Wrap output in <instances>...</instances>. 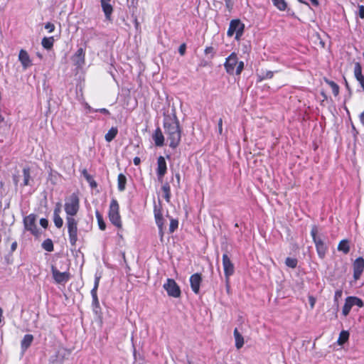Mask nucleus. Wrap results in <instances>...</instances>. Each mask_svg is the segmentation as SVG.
<instances>
[{
  "mask_svg": "<svg viewBox=\"0 0 364 364\" xmlns=\"http://www.w3.org/2000/svg\"><path fill=\"white\" fill-rule=\"evenodd\" d=\"M118 129L117 127H112L109 129L107 133L105 136V139L107 142L112 141L117 135Z\"/></svg>",
  "mask_w": 364,
  "mask_h": 364,
  "instance_id": "obj_28",
  "label": "nucleus"
},
{
  "mask_svg": "<svg viewBox=\"0 0 364 364\" xmlns=\"http://www.w3.org/2000/svg\"><path fill=\"white\" fill-rule=\"evenodd\" d=\"M66 226L69 242L72 247H75L78 240V220L74 217L66 216Z\"/></svg>",
  "mask_w": 364,
  "mask_h": 364,
  "instance_id": "obj_3",
  "label": "nucleus"
},
{
  "mask_svg": "<svg viewBox=\"0 0 364 364\" xmlns=\"http://www.w3.org/2000/svg\"><path fill=\"white\" fill-rule=\"evenodd\" d=\"M154 215L155 220L162 218L163 217V210L161 205H154Z\"/></svg>",
  "mask_w": 364,
  "mask_h": 364,
  "instance_id": "obj_37",
  "label": "nucleus"
},
{
  "mask_svg": "<svg viewBox=\"0 0 364 364\" xmlns=\"http://www.w3.org/2000/svg\"><path fill=\"white\" fill-rule=\"evenodd\" d=\"M163 127L169 141V146L176 149L181 142L182 129L174 107L171 111L164 112Z\"/></svg>",
  "mask_w": 364,
  "mask_h": 364,
  "instance_id": "obj_1",
  "label": "nucleus"
},
{
  "mask_svg": "<svg viewBox=\"0 0 364 364\" xmlns=\"http://www.w3.org/2000/svg\"><path fill=\"white\" fill-rule=\"evenodd\" d=\"M324 82L331 87L334 96H338L339 94V86L333 81L328 80L326 77L323 78Z\"/></svg>",
  "mask_w": 364,
  "mask_h": 364,
  "instance_id": "obj_27",
  "label": "nucleus"
},
{
  "mask_svg": "<svg viewBox=\"0 0 364 364\" xmlns=\"http://www.w3.org/2000/svg\"><path fill=\"white\" fill-rule=\"evenodd\" d=\"M245 31V24L240 19H232L230 22L227 31L228 37H232L235 33V40L240 41Z\"/></svg>",
  "mask_w": 364,
  "mask_h": 364,
  "instance_id": "obj_7",
  "label": "nucleus"
},
{
  "mask_svg": "<svg viewBox=\"0 0 364 364\" xmlns=\"http://www.w3.org/2000/svg\"><path fill=\"white\" fill-rule=\"evenodd\" d=\"M358 16L360 18H364V6L359 5L358 6Z\"/></svg>",
  "mask_w": 364,
  "mask_h": 364,
  "instance_id": "obj_46",
  "label": "nucleus"
},
{
  "mask_svg": "<svg viewBox=\"0 0 364 364\" xmlns=\"http://www.w3.org/2000/svg\"><path fill=\"white\" fill-rule=\"evenodd\" d=\"M133 162L135 166H139L141 164V159L139 157L136 156L134 158Z\"/></svg>",
  "mask_w": 364,
  "mask_h": 364,
  "instance_id": "obj_54",
  "label": "nucleus"
},
{
  "mask_svg": "<svg viewBox=\"0 0 364 364\" xmlns=\"http://www.w3.org/2000/svg\"><path fill=\"white\" fill-rule=\"evenodd\" d=\"M359 119H360V123L363 125H364V111L360 113V114L359 116Z\"/></svg>",
  "mask_w": 364,
  "mask_h": 364,
  "instance_id": "obj_55",
  "label": "nucleus"
},
{
  "mask_svg": "<svg viewBox=\"0 0 364 364\" xmlns=\"http://www.w3.org/2000/svg\"><path fill=\"white\" fill-rule=\"evenodd\" d=\"M36 216L31 213L23 218V224L25 229L30 231L32 235L38 236L39 235V230L36 225Z\"/></svg>",
  "mask_w": 364,
  "mask_h": 364,
  "instance_id": "obj_9",
  "label": "nucleus"
},
{
  "mask_svg": "<svg viewBox=\"0 0 364 364\" xmlns=\"http://www.w3.org/2000/svg\"><path fill=\"white\" fill-rule=\"evenodd\" d=\"M223 266L224 274L227 284L229 283L230 277L233 275L235 272V267L230 257L227 254L223 255Z\"/></svg>",
  "mask_w": 364,
  "mask_h": 364,
  "instance_id": "obj_10",
  "label": "nucleus"
},
{
  "mask_svg": "<svg viewBox=\"0 0 364 364\" xmlns=\"http://www.w3.org/2000/svg\"><path fill=\"white\" fill-rule=\"evenodd\" d=\"M88 109L91 112H100L102 114H107V115H109L110 114L109 111L107 109H106V108H100V109H91L90 107H89Z\"/></svg>",
  "mask_w": 364,
  "mask_h": 364,
  "instance_id": "obj_42",
  "label": "nucleus"
},
{
  "mask_svg": "<svg viewBox=\"0 0 364 364\" xmlns=\"http://www.w3.org/2000/svg\"><path fill=\"white\" fill-rule=\"evenodd\" d=\"M131 6H133L134 9H136L137 0H131Z\"/></svg>",
  "mask_w": 364,
  "mask_h": 364,
  "instance_id": "obj_57",
  "label": "nucleus"
},
{
  "mask_svg": "<svg viewBox=\"0 0 364 364\" xmlns=\"http://www.w3.org/2000/svg\"><path fill=\"white\" fill-rule=\"evenodd\" d=\"M153 139L156 146H162L164 144V136L159 127L156 128L153 134Z\"/></svg>",
  "mask_w": 364,
  "mask_h": 364,
  "instance_id": "obj_20",
  "label": "nucleus"
},
{
  "mask_svg": "<svg viewBox=\"0 0 364 364\" xmlns=\"http://www.w3.org/2000/svg\"><path fill=\"white\" fill-rule=\"evenodd\" d=\"M18 60L21 62L24 69H26L32 65V61L28 52L26 50H20L18 54Z\"/></svg>",
  "mask_w": 364,
  "mask_h": 364,
  "instance_id": "obj_16",
  "label": "nucleus"
},
{
  "mask_svg": "<svg viewBox=\"0 0 364 364\" xmlns=\"http://www.w3.org/2000/svg\"><path fill=\"white\" fill-rule=\"evenodd\" d=\"M353 278L355 280H358L360 278L364 271V259L362 257H359L353 263Z\"/></svg>",
  "mask_w": 364,
  "mask_h": 364,
  "instance_id": "obj_13",
  "label": "nucleus"
},
{
  "mask_svg": "<svg viewBox=\"0 0 364 364\" xmlns=\"http://www.w3.org/2000/svg\"><path fill=\"white\" fill-rule=\"evenodd\" d=\"M51 272L53 277L57 284L65 283L70 278V274L68 272H61L53 265L51 267Z\"/></svg>",
  "mask_w": 364,
  "mask_h": 364,
  "instance_id": "obj_11",
  "label": "nucleus"
},
{
  "mask_svg": "<svg viewBox=\"0 0 364 364\" xmlns=\"http://www.w3.org/2000/svg\"><path fill=\"white\" fill-rule=\"evenodd\" d=\"M274 76V72L272 71H267L262 76H259V81H262L265 79H272Z\"/></svg>",
  "mask_w": 364,
  "mask_h": 364,
  "instance_id": "obj_41",
  "label": "nucleus"
},
{
  "mask_svg": "<svg viewBox=\"0 0 364 364\" xmlns=\"http://www.w3.org/2000/svg\"><path fill=\"white\" fill-rule=\"evenodd\" d=\"M33 341V336L31 334H26L23 336L21 342V348L23 351H26L31 345Z\"/></svg>",
  "mask_w": 364,
  "mask_h": 364,
  "instance_id": "obj_21",
  "label": "nucleus"
},
{
  "mask_svg": "<svg viewBox=\"0 0 364 364\" xmlns=\"http://www.w3.org/2000/svg\"><path fill=\"white\" fill-rule=\"evenodd\" d=\"M111 0H100L101 6L105 16L107 20H111V16L113 12V7L109 4Z\"/></svg>",
  "mask_w": 364,
  "mask_h": 364,
  "instance_id": "obj_18",
  "label": "nucleus"
},
{
  "mask_svg": "<svg viewBox=\"0 0 364 364\" xmlns=\"http://www.w3.org/2000/svg\"><path fill=\"white\" fill-rule=\"evenodd\" d=\"M170 219L168 232L170 234L173 233L178 228V220L167 216Z\"/></svg>",
  "mask_w": 364,
  "mask_h": 364,
  "instance_id": "obj_33",
  "label": "nucleus"
},
{
  "mask_svg": "<svg viewBox=\"0 0 364 364\" xmlns=\"http://www.w3.org/2000/svg\"><path fill=\"white\" fill-rule=\"evenodd\" d=\"M233 334L235 340V347L237 349H240L244 345L243 336L238 331L237 328H235Z\"/></svg>",
  "mask_w": 364,
  "mask_h": 364,
  "instance_id": "obj_25",
  "label": "nucleus"
},
{
  "mask_svg": "<svg viewBox=\"0 0 364 364\" xmlns=\"http://www.w3.org/2000/svg\"><path fill=\"white\" fill-rule=\"evenodd\" d=\"M162 192L164 193V198L167 203L171 202V186L168 182H166L163 184L161 187Z\"/></svg>",
  "mask_w": 364,
  "mask_h": 364,
  "instance_id": "obj_23",
  "label": "nucleus"
},
{
  "mask_svg": "<svg viewBox=\"0 0 364 364\" xmlns=\"http://www.w3.org/2000/svg\"><path fill=\"white\" fill-rule=\"evenodd\" d=\"M53 222L58 228H61L63 225V220L60 215H53Z\"/></svg>",
  "mask_w": 364,
  "mask_h": 364,
  "instance_id": "obj_40",
  "label": "nucleus"
},
{
  "mask_svg": "<svg viewBox=\"0 0 364 364\" xmlns=\"http://www.w3.org/2000/svg\"><path fill=\"white\" fill-rule=\"evenodd\" d=\"M61 212V203H58L54 208L53 215H60Z\"/></svg>",
  "mask_w": 364,
  "mask_h": 364,
  "instance_id": "obj_44",
  "label": "nucleus"
},
{
  "mask_svg": "<svg viewBox=\"0 0 364 364\" xmlns=\"http://www.w3.org/2000/svg\"><path fill=\"white\" fill-rule=\"evenodd\" d=\"M95 216H96V218H97V220L99 228L101 230H105L106 229V223L104 221V219H103V217H102V214L98 210H96L95 211Z\"/></svg>",
  "mask_w": 364,
  "mask_h": 364,
  "instance_id": "obj_34",
  "label": "nucleus"
},
{
  "mask_svg": "<svg viewBox=\"0 0 364 364\" xmlns=\"http://www.w3.org/2000/svg\"><path fill=\"white\" fill-rule=\"evenodd\" d=\"M342 294V291L341 290H337L336 292H335V297L336 298H338L339 296H341Z\"/></svg>",
  "mask_w": 364,
  "mask_h": 364,
  "instance_id": "obj_59",
  "label": "nucleus"
},
{
  "mask_svg": "<svg viewBox=\"0 0 364 364\" xmlns=\"http://www.w3.org/2000/svg\"><path fill=\"white\" fill-rule=\"evenodd\" d=\"M349 298L352 301L353 306H357L360 308L363 307L364 303L361 299L356 296H349Z\"/></svg>",
  "mask_w": 364,
  "mask_h": 364,
  "instance_id": "obj_39",
  "label": "nucleus"
},
{
  "mask_svg": "<svg viewBox=\"0 0 364 364\" xmlns=\"http://www.w3.org/2000/svg\"><path fill=\"white\" fill-rule=\"evenodd\" d=\"M23 186H26L29 185V181L31 179V168L29 167H25L23 169Z\"/></svg>",
  "mask_w": 364,
  "mask_h": 364,
  "instance_id": "obj_32",
  "label": "nucleus"
},
{
  "mask_svg": "<svg viewBox=\"0 0 364 364\" xmlns=\"http://www.w3.org/2000/svg\"><path fill=\"white\" fill-rule=\"evenodd\" d=\"M127 178L123 173H119L117 176V188L120 192L126 189Z\"/></svg>",
  "mask_w": 364,
  "mask_h": 364,
  "instance_id": "obj_24",
  "label": "nucleus"
},
{
  "mask_svg": "<svg viewBox=\"0 0 364 364\" xmlns=\"http://www.w3.org/2000/svg\"><path fill=\"white\" fill-rule=\"evenodd\" d=\"M311 3V4L316 7L319 6V1L318 0H309Z\"/></svg>",
  "mask_w": 364,
  "mask_h": 364,
  "instance_id": "obj_56",
  "label": "nucleus"
},
{
  "mask_svg": "<svg viewBox=\"0 0 364 364\" xmlns=\"http://www.w3.org/2000/svg\"><path fill=\"white\" fill-rule=\"evenodd\" d=\"M14 183H15L16 185H17V184H18V177H17V176H14Z\"/></svg>",
  "mask_w": 364,
  "mask_h": 364,
  "instance_id": "obj_61",
  "label": "nucleus"
},
{
  "mask_svg": "<svg viewBox=\"0 0 364 364\" xmlns=\"http://www.w3.org/2000/svg\"><path fill=\"white\" fill-rule=\"evenodd\" d=\"M158 229H159V235L160 236V240H161V241H162L164 235V227L158 228Z\"/></svg>",
  "mask_w": 364,
  "mask_h": 364,
  "instance_id": "obj_52",
  "label": "nucleus"
},
{
  "mask_svg": "<svg viewBox=\"0 0 364 364\" xmlns=\"http://www.w3.org/2000/svg\"><path fill=\"white\" fill-rule=\"evenodd\" d=\"M164 288L168 296L174 298L180 297L181 289L173 279H167L166 282L164 284Z\"/></svg>",
  "mask_w": 364,
  "mask_h": 364,
  "instance_id": "obj_8",
  "label": "nucleus"
},
{
  "mask_svg": "<svg viewBox=\"0 0 364 364\" xmlns=\"http://www.w3.org/2000/svg\"><path fill=\"white\" fill-rule=\"evenodd\" d=\"M42 247L48 251V252H52L54 250V246L52 240L50 239H46L42 243Z\"/></svg>",
  "mask_w": 364,
  "mask_h": 364,
  "instance_id": "obj_36",
  "label": "nucleus"
},
{
  "mask_svg": "<svg viewBox=\"0 0 364 364\" xmlns=\"http://www.w3.org/2000/svg\"><path fill=\"white\" fill-rule=\"evenodd\" d=\"M155 222L158 228L164 227L165 220L164 218L158 219Z\"/></svg>",
  "mask_w": 364,
  "mask_h": 364,
  "instance_id": "obj_48",
  "label": "nucleus"
},
{
  "mask_svg": "<svg viewBox=\"0 0 364 364\" xmlns=\"http://www.w3.org/2000/svg\"><path fill=\"white\" fill-rule=\"evenodd\" d=\"M309 304H310L311 309H314V307L315 306V303H316L315 298L312 296H309Z\"/></svg>",
  "mask_w": 364,
  "mask_h": 364,
  "instance_id": "obj_51",
  "label": "nucleus"
},
{
  "mask_svg": "<svg viewBox=\"0 0 364 364\" xmlns=\"http://www.w3.org/2000/svg\"><path fill=\"white\" fill-rule=\"evenodd\" d=\"M285 264L287 267L294 269L297 266L298 260L296 258L287 257Z\"/></svg>",
  "mask_w": 364,
  "mask_h": 364,
  "instance_id": "obj_38",
  "label": "nucleus"
},
{
  "mask_svg": "<svg viewBox=\"0 0 364 364\" xmlns=\"http://www.w3.org/2000/svg\"><path fill=\"white\" fill-rule=\"evenodd\" d=\"M186 43H182L178 48V53L181 55H184L186 53Z\"/></svg>",
  "mask_w": 364,
  "mask_h": 364,
  "instance_id": "obj_47",
  "label": "nucleus"
},
{
  "mask_svg": "<svg viewBox=\"0 0 364 364\" xmlns=\"http://www.w3.org/2000/svg\"><path fill=\"white\" fill-rule=\"evenodd\" d=\"M2 316H3V310L0 307V323L1 322Z\"/></svg>",
  "mask_w": 364,
  "mask_h": 364,
  "instance_id": "obj_63",
  "label": "nucleus"
},
{
  "mask_svg": "<svg viewBox=\"0 0 364 364\" xmlns=\"http://www.w3.org/2000/svg\"><path fill=\"white\" fill-rule=\"evenodd\" d=\"M108 218L111 223L116 228L118 229L122 228V222L119 214V205L118 201L114 198L112 199L110 202Z\"/></svg>",
  "mask_w": 364,
  "mask_h": 364,
  "instance_id": "obj_4",
  "label": "nucleus"
},
{
  "mask_svg": "<svg viewBox=\"0 0 364 364\" xmlns=\"http://www.w3.org/2000/svg\"><path fill=\"white\" fill-rule=\"evenodd\" d=\"M40 224L44 228H48V221L47 219L46 218H41L40 220Z\"/></svg>",
  "mask_w": 364,
  "mask_h": 364,
  "instance_id": "obj_49",
  "label": "nucleus"
},
{
  "mask_svg": "<svg viewBox=\"0 0 364 364\" xmlns=\"http://www.w3.org/2000/svg\"><path fill=\"white\" fill-rule=\"evenodd\" d=\"M17 243L16 242H13L11 245V250L14 251L16 249Z\"/></svg>",
  "mask_w": 364,
  "mask_h": 364,
  "instance_id": "obj_60",
  "label": "nucleus"
},
{
  "mask_svg": "<svg viewBox=\"0 0 364 364\" xmlns=\"http://www.w3.org/2000/svg\"><path fill=\"white\" fill-rule=\"evenodd\" d=\"M353 304H352V301H350L349 296H348L346 300H345V303H344V305L343 306V309H342V314L344 316H347L350 310H351V308L353 307Z\"/></svg>",
  "mask_w": 364,
  "mask_h": 364,
  "instance_id": "obj_29",
  "label": "nucleus"
},
{
  "mask_svg": "<svg viewBox=\"0 0 364 364\" xmlns=\"http://www.w3.org/2000/svg\"><path fill=\"white\" fill-rule=\"evenodd\" d=\"M82 174L86 181L89 183L91 188H94L97 186V182L94 180L93 177L90 173H88L86 169L82 170Z\"/></svg>",
  "mask_w": 364,
  "mask_h": 364,
  "instance_id": "obj_30",
  "label": "nucleus"
},
{
  "mask_svg": "<svg viewBox=\"0 0 364 364\" xmlns=\"http://www.w3.org/2000/svg\"><path fill=\"white\" fill-rule=\"evenodd\" d=\"M274 6L279 11H284L287 8V4L285 0H272Z\"/></svg>",
  "mask_w": 364,
  "mask_h": 364,
  "instance_id": "obj_35",
  "label": "nucleus"
},
{
  "mask_svg": "<svg viewBox=\"0 0 364 364\" xmlns=\"http://www.w3.org/2000/svg\"><path fill=\"white\" fill-rule=\"evenodd\" d=\"M101 277L95 275L94 287L91 290V295L92 297V304L97 306H99V299L97 296V289L99 287L100 280Z\"/></svg>",
  "mask_w": 364,
  "mask_h": 364,
  "instance_id": "obj_19",
  "label": "nucleus"
},
{
  "mask_svg": "<svg viewBox=\"0 0 364 364\" xmlns=\"http://www.w3.org/2000/svg\"><path fill=\"white\" fill-rule=\"evenodd\" d=\"M321 95H323V98H324V99H326V98H327L326 95L323 92H321Z\"/></svg>",
  "mask_w": 364,
  "mask_h": 364,
  "instance_id": "obj_64",
  "label": "nucleus"
},
{
  "mask_svg": "<svg viewBox=\"0 0 364 364\" xmlns=\"http://www.w3.org/2000/svg\"><path fill=\"white\" fill-rule=\"evenodd\" d=\"M54 41L55 40L53 36L44 37L42 39L41 44L44 48L47 50H50L53 47Z\"/></svg>",
  "mask_w": 364,
  "mask_h": 364,
  "instance_id": "obj_26",
  "label": "nucleus"
},
{
  "mask_svg": "<svg viewBox=\"0 0 364 364\" xmlns=\"http://www.w3.org/2000/svg\"><path fill=\"white\" fill-rule=\"evenodd\" d=\"M73 63L77 68H81L85 63V52L82 48L77 49L75 55L72 57Z\"/></svg>",
  "mask_w": 364,
  "mask_h": 364,
  "instance_id": "obj_15",
  "label": "nucleus"
},
{
  "mask_svg": "<svg viewBox=\"0 0 364 364\" xmlns=\"http://www.w3.org/2000/svg\"><path fill=\"white\" fill-rule=\"evenodd\" d=\"M226 7L230 11L232 9V0H225Z\"/></svg>",
  "mask_w": 364,
  "mask_h": 364,
  "instance_id": "obj_53",
  "label": "nucleus"
},
{
  "mask_svg": "<svg viewBox=\"0 0 364 364\" xmlns=\"http://www.w3.org/2000/svg\"><path fill=\"white\" fill-rule=\"evenodd\" d=\"M204 53L207 55V54H209V53H211L212 54V56L211 58H213L214 56V53H215V50H214V48L212 47V46H208L205 48L204 50Z\"/></svg>",
  "mask_w": 364,
  "mask_h": 364,
  "instance_id": "obj_45",
  "label": "nucleus"
},
{
  "mask_svg": "<svg viewBox=\"0 0 364 364\" xmlns=\"http://www.w3.org/2000/svg\"><path fill=\"white\" fill-rule=\"evenodd\" d=\"M45 28L47 29L49 33H52L55 30V26L53 23L48 22L45 25Z\"/></svg>",
  "mask_w": 364,
  "mask_h": 364,
  "instance_id": "obj_43",
  "label": "nucleus"
},
{
  "mask_svg": "<svg viewBox=\"0 0 364 364\" xmlns=\"http://www.w3.org/2000/svg\"><path fill=\"white\" fill-rule=\"evenodd\" d=\"M350 242L347 239L342 240L338 245V250L342 252L343 254L347 255L350 252Z\"/></svg>",
  "mask_w": 364,
  "mask_h": 364,
  "instance_id": "obj_22",
  "label": "nucleus"
},
{
  "mask_svg": "<svg viewBox=\"0 0 364 364\" xmlns=\"http://www.w3.org/2000/svg\"><path fill=\"white\" fill-rule=\"evenodd\" d=\"M224 67L226 72L230 75L234 74L236 67L235 74L239 75L244 69V63L238 61L237 54L233 52L225 59Z\"/></svg>",
  "mask_w": 364,
  "mask_h": 364,
  "instance_id": "obj_2",
  "label": "nucleus"
},
{
  "mask_svg": "<svg viewBox=\"0 0 364 364\" xmlns=\"http://www.w3.org/2000/svg\"><path fill=\"white\" fill-rule=\"evenodd\" d=\"M167 172V165L165 158L160 156L157 159L156 175L158 181L163 182L164 177Z\"/></svg>",
  "mask_w": 364,
  "mask_h": 364,
  "instance_id": "obj_12",
  "label": "nucleus"
},
{
  "mask_svg": "<svg viewBox=\"0 0 364 364\" xmlns=\"http://www.w3.org/2000/svg\"><path fill=\"white\" fill-rule=\"evenodd\" d=\"M349 332L348 331H342L340 334L337 343L339 345H343L348 341Z\"/></svg>",
  "mask_w": 364,
  "mask_h": 364,
  "instance_id": "obj_31",
  "label": "nucleus"
},
{
  "mask_svg": "<svg viewBox=\"0 0 364 364\" xmlns=\"http://www.w3.org/2000/svg\"><path fill=\"white\" fill-rule=\"evenodd\" d=\"M66 216L74 217L80 209V198L77 193H72L66 200L64 205Z\"/></svg>",
  "mask_w": 364,
  "mask_h": 364,
  "instance_id": "obj_5",
  "label": "nucleus"
},
{
  "mask_svg": "<svg viewBox=\"0 0 364 364\" xmlns=\"http://www.w3.org/2000/svg\"><path fill=\"white\" fill-rule=\"evenodd\" d=\"M353 73L356 80L364 91V75L362 74V67L360 63H355Z\"/></svg>",
  "mask_w": 364,
  "mask_h": 364,
  "instance_id": "obj_17",
  "label": "nucleus"
},
{
  "mask_svg": "<svg viewBox=\"0 0 364 364\" xmlns=\"http://www.w3.org/2000/svg\"><path fill=\"white\" fill-rule=\"evenodd\" d=\"M202 281V274L200 273H195L190 277L191 287L196 294H198L200 292V287Z\"/></svg>",
  "mask_w": 364,
  "mask_h": 364,
  "instance_id": "obj_14",
  "label": "nucleus"
},
{
  "mask_svg": "<svg viewBox=\"0 0 364 364\" xmlns=\"http://www.w3.org/2000/svg\"><path fill=\"white\" fill-rule=\"evenodd\" d=\"M218 132L220 134L223 133V119L220 118L218 122Z\"/></svg>",
  "mask_w": 364,
  "mask_h": 364,
  "instance_id": "obj_50",
  "label": "nucleus"
},
{
  "mask_svg": "<svg viewBox=\"0 0 364 364\" xmlns=\"http://www.w3.org/2000/svg\"><path fill=\"white\" fill-rule=\"evenodd\" d=\"M318 232V227L316 225H313L311 230V235L315 244V247L318 256L320 259H323L325 258L328 252V246L325 244L321 237L317 236Z\"/></svg>",
  "mask_w": 364,
  "mask_h": 364,
  "instance_id": "obj_6",
  "label": "nucleus"
},
{
  "mask_svg": "<svg viewBox=\"0 0 364 364\" xmlns=\"http://www.w3.org/2000/svg\"><path fill=\"white\" fill-rule=\"evenodd\" d=\"M298 1L304 4L309 6V4L307 3L306 0H298Z\"/></svg>",
  "mask_w": 364,
  "mask_h": 364,
  "instance_id": "obj_62",
  "label": "nucleus"
},
{
  "mask_svg": "<svg viewBox=\"0 0 364 364\" xmlns=\"http://www.w3.org/2000/svg\"><path fill=\"white\" fill-rule=\"evenodd\" d=\"M176 180H177V183H178V186L179 187L180 186V182H181V176L178 173H177L176 174Z\"/></svg>",
  "mask_w": 364,
  "mask_h": 364,
  "instance_id": "obj_58",
  "label": "nucleus"
}]
</instances>
